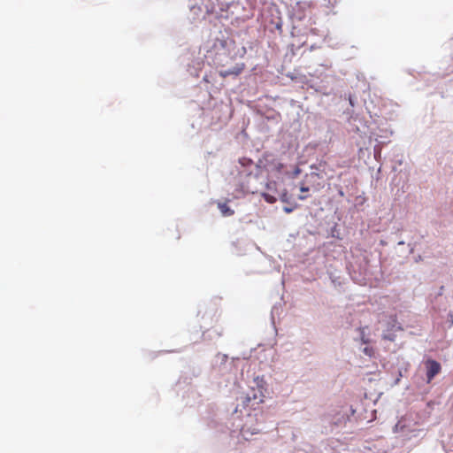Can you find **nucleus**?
<instances>
[{"label":"nucleus","mask_w":453,"mask_h":453,"mask_svg":"<svg viewBox=\"0 0 453 453\" xmlns=\"http://www.w3.org/2000/svg\"><path fill=\"white\" fill-rule=\"evenodd\" d=\"M425 366L426 370V380L427 383H430L432 380L441 372V366L439 362L434 359H427L425 362Z\"/></svg>","instance_id":"nucleus-1"},{"label":"nucleus","mask_w":453,"mask_h":453,"mask_svg":"<svg viewBox=\"0 0 453 453\" xmlns=\"http://www.w3.org/2000/svg\"><path fill=\"white\" fill-rule=\"evenodd\" d=\"M380 321L385 323L387 331L402 330V326L399 325L397 316L395 314L383 313Z\"/></svg>","instance_id":"nucleus-2"},{"label":"nucleus","mask_w":453,"mask_h":453,"mask_svg":"<svg viewBox=\"0 0 453 453\" xmlns=\"http://www.w3.org/2000/svg\"><path fill=\"white\" fill-rule=\"evenodd\" d=\"M267 170L271 173L280 174L285 165L277 159H273L267 165Z\"/></svg>","instance_id":"nucleus-3"},{"label":"nucleus","mask_w":453,"mask_h":453,"mask_svg":"<svg viewBox=\"0 0 453 453\" xmlns=\"http://www.w3.org/2000/svg\"><path fill=\"white\" fill-rule=\"evenodd\" d=\"M218 208L219 209L222 216L228 217L234 215V211L232 210L226 203H219Z\"/></svg>","instance_id":"nucleus-4"},{"label":"nucleus","mask_w":453,"mask_h":453,"mask_svg":"<svg viewBox=\"0 0 453 453\" xmlns=\"http://www.w3.org/2000/svg\"><path fill=\"white\" fill-rule=\"evenodd\" d=\"M245 65L243 63L236 65L234 68L230 69L232 75H239L244 69Z\"/></svg>","instance_id":"nucleus-5"},{"label":"nucleus","mask_w":453,"mask_h":453,"mask_svg":"<svg viewBox=\"0 0 453 453\" xmlns=\"http://www.w3.org/2000/svg\"><path fill=\"white\" fill-rule=\"evenodd\" d=\"M382 338L384 340L394 342L395 340V334L393 333V331L386 330V333L383 334Z\"/></svg>","instance_id":"nucleus-6"},{"label":"nucleus","mask_w":453,"mask_h":453,"mask_svg":"<svg viewBox=\"0 0 453 453\" xmlns=\"http://www.w3.org/2000/svg\"><path fill=\"white\" fill-rule=\"evenodd\" d=\"M262 196L267 203H273L276 202V197L274 196H272L267 193H263Z\"/></svg>","instance_id":"nucleus-7"},{"label":"nucleus","mask_w":453,"mask_h":453,"mask_svg":"<svg viewBox=\"0 0 453 453\" xmlns=\"http://www.w3.org/2000/svg\"><path fill=\"white\" fill-rule=\"evenodd\" d=\"M363 352H364L366 356H368V357H373V356H374L375 350H374V349H373L372 347H368V346H367V347H365V348H364Z\"/></svg>","instance_id":"nucleus-8"},{"label":"nucleus","mask_w":453,"mask_h":453,"mask_svg":"<svg viewBox=\"0 0 453 453\" xmlns=\"http://www.w3.org/2000/svg\"><path fill=\"white\" fill-rule=\"evenodd\" d=\"M360 335H361V342L365 344H367L369 342V340L365 335V328H360Z\"/></svg>","instance_id":"nucleus-9"},{"label":"nucleus","mask_w":453,"mask_h":453,"mask_svg":"<svg viewBox=\"0 0 453 453\" xmlns=\"http://www.w3.org/2000/svg\"><path fill=\"white\" fill-rule=\"evenodd\" d=\"M404 426L399 421L395 426V432H403Z\"/></svg>","instance_id":"nucleus-10"},{"label":"nucleus","mask_w":453,"mask_h":453,"mask_svg":"<svg viewBox=\"0 0 453 453\" xmlns=\"http://www.w3.org/2000/svg\"><path fill=\"white\" fill-rule=\"evenodd\" d=\"M219 75L223 78H226L229 75H232V73L230 72V69L229 70H225V71H220L219 72Z\"/></svg>","instance_id":"nucleus-11"},{"label":"nucleus","mask_w":453,"mask_h":453,"mask_svg":"<svg viewBox=\"0 0 453 453\" xmlns=\"http://www.w3.org/2000/svg\"><path fill=\"white\" fill-rule=\"evenodd\" d=\"M300 190H301V192H308L309 188L305 187V186H301Z\"/></svg>","instance_id":"nucleus-12"},{"label":"nucleus","mask_w":453,"mask_h":453,"mask_svg":"<svg viewBox=\"0 0 453 453\" xmlns=\"http://www.w3.org/2000/svg\"><path fill=\"white\" fill-rule=\"evenodd\" d=\"M300 169L297 167L296 170H295V173H294V175L295 176H297L299 173H300Z\"/></svg>","instance_id":"nucleus-13"},{"label":"nucleus","mask_w":453,"mask_h":453,"mask_svg":"<svg viewBox=\"0 0 453 453\" xmlns=\"http://www.w3.org/2000/svg\"><path fill=\"white\" fill-rule=\"evenodd\" d=\"M300 200H305L307 198V196H299L298 197Z\"/></svg>","instance_id":"nucleus-14"},{"label":"nucleus","mask_w":453,"mask_h":453,"mask_svg":"<svg viewBox=\"0 0 453 453\" xmlns=\"http://www.w3.org/2000/svg\"><path fill=\"white\" fill-rule=\"evenodd\" d=\"M284 211H285L286 212L289 213V212H291V211H292V209H290V208H287V207H286V208H284Z\"/></svg>","instance_id":"nucleus-15"}]
</instances>
